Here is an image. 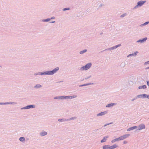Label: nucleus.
Returning <instances> with one entry per match:
<instances>
[{"mask_svg": "<svg viewBox=\"0 0 149 149\" xmlns=\"http://www.w3.org/2000/svg\"><path fill=\"white\" fill-rule=\"evenodd\" d=\"M118 146V145L115 144L111 146H109V149H114L117 148Z\"/></svg>", "mask_w": 149, "mask_h": 149, "instance_id": "15", "label": "nucleus"}, {"mask_svg": "<svg viewBox=\"0 0 149 149\" xmlns=\"http://www.w3.org/2000/svg\"><path fill=\"white\" fill-rule=\"evenodd\" d=\"M148 69H149V67H146L145 68V69L146 70H147Z\"/></svg>", "mask_w": 149, "mask_h": 149, "instance_id": "52", "label": "nucleus"}, {"mask_svg": "<svg viewBox=\"0 0 149 149\" xmlns=\"http://www.w3.org/2000/svg\"><path fill=\"white\" fill-rule=\"evenodd\" d=\"M47 132L44 131H42V132H40V135L41 136H44L47 134Z\"/></svg>", "mask_w": 149, "mask_h": 149, "instance_id": "13", "label": "nucleus"}, {"mask_svg": "<svg viewBox=\"0 0 149 149\" xmlns=\"http://www.w3.org/2000/svg\"><path fill=\"white\" fill-rule=\"evenodd\" d=\"M85 85H86V86H88L89 85H88V83L85 84Z\"/></svg>", "mask_w": 149, "mask_h": 149, "instance_id": "53", "label": "nucleus"}, {"mask_svg": "<svg viewBox=\"0 0 149 149\" xmlns=\"http://www.w3.org/2000/svg\"><path fill=\"white\" fill-rule=\"evenodd\" d=\"M130 56H134V55H133V53H132V54H129V55H128V56H127V57H129Z\"/></svg>", "mask_w": 149, "mask_h": 149, "instance_id": "41", "label": "nucleus"}, {"mask_svg": "<svg viewBox=\"0 0 149 149\" xmlns=\"http://www.w3.org/2000/svg\"><path fill=\"white\" fill-rule=\"evenodd\" d=\"M114 49H115L114 47V46H113L111 48H109L106 49L102 51H101L100 52V53H102V52H104L105 51H108L109 50H113Z\"/></svg>", "mask_w": 149, "mask_h": 149, "instance_id": "12", "label": "nucleus"}, {"mask_svg": "<svg viewBox=\"0 0 149 149\" xmlns=\"http://www.w3.org/2000/svg\"><path fill=\"white\" fill-rule=\"evenodd\" d=\"M121 44H118V45H116L117 48L119 47H120V46H121Z\"/></svg>", "mask_w": 149, "mask_h": 149, "instance_id": "45", "label": "nucleus"}, {"mask_svg": "<svg viewBox=\"0 0 149 149\" xmlns=\"http://www.w3.org/2000/svg\"><path fill=\"white\" fill-rule=\"evenodd\" d=\"M103 149H109V145H105L102 147Z\"/></svg>", "mask_w": 149, "mask_h": 149, "instance_id": "19", "label": "nucleus"}, {"mask_svg": "<svg viewBox=\"0 0 149 149\" xmlns=\"http://www.w3.org/2000/svg\"><path fill=\"white\" fill-rule=\"evenodd\" d=\"M6 104H17L16 102H5Z\"/></svg>", "mask_w": 149, "mask_h": 149, "instance_id": "21", "label": "nucleus"}, {"mask_svg": "<svg viewBox=\"0 0 149 149\" xmlns=\"http://www.w3.org/2000/svg\"><path fill=\"white\" fill-rule=\"evenodd\" d=\"M1 67V66H0V67Z\"/></svg>", "mask_w": 149, "mask_h": 149, "instance_id": "59", "label": "nucleus"}, {"mask_svg": "<svg viewBox=\"0 0 149 149\" xmlns=\"http://www.w3.org/2000/svg\"><path fill=\"white\" fill-rule=\"evenodd\" d=\"M127 143V142L126 141H124L123 142V143L124 144H126Z\"/></svg>", "mask_w": 149, "mask_h": 149, "instance_id": "48", "label": "nucleus"}, {"mask_svg": "<svg viewBox=\"0 0 149 149\" xmlns=\"http://www.w3.org/2000/svg\"><path fill=\"white\" fill-rule=\"evenodd\" d=\"M109 136H105L103 138V139L101 140L100 142L101 143H104L106 141V140L109 137Z\"/></svg>", "mask_w": 149, "mask_h": 149, "instance_id": "11", "label": "nucleus"}, {"mask_svg": "<svg viewBox=\"0 0 149 149\" xmlns=\"http://www.w3.org/2000/svg\"><path fill=\"white\" fill-rule=\"evenodd\" d=\"M138 52L136 51L134 52V53H133L134 56H136L137 55V54L138 53Z\"/></svg>", "mask_w": 149, "mask_h": 149, "instance_id": "33", "label": "nucleus"}, {"mask_svg": "<svg viewBox=\"0 0 149 149\" xmlns=\"http://www.w3.org/2000/svg\"><path fill=\"white\" fill-rule=\"evenodd\" d=\"M137 97H139V98H142L143 99L144 98H148L149 99V95H148L146 94H142L138 95H137Z\"/></svg>", "mask_w": 149, "mask_h": 149, "instance_id": "4", "label": "nucleus"}, {"mask_svg": "<svg viewBox=\"0 0 149 149\" xmlns=\"http://www.w3.org/2000/svg\"><path fill=\"white\" fill-rule=\"evenodd\" d=\"M5 102H0V105H5Z\"/></svg>", "mask_w": 149, "mask_h": 149, "instance_id": "42", "label": "nucleus"}, {"mask_svg": "<svg viewBox=\"0 0 149 149\" xmlns=\"http://www.w3.org/2000/svg\"><path fill=\"white\" fill-rule=\"evenodd\" d=\"M65 95L60 96L61 99V100H63L64 99H65Z\"/></svg>", "mask_w": 149, "mask_h": 149, "instance_id": "31", "label": "nucleus"}, {"mask_svg": "<svg viewBox=\"0 0 149 149\" xmlns=\"http://www.w3.org/2000/svg\"><path fill=\"white\" fill-rule=\"evenodd\" d=\"M103 5V4L101 3L100 4L99 6V7H101Z\"/></svg>", "mask_w": 149, "mask_h": 149, "instance_id": "49", "label": "nucleus"}, {"mask_svg": "<svg viewBox=\"0 0 149 149\" xmlns=\"http://www.w3.org/2000/svg\"><path fill=\"white\" fill-rule=\"evenodd\" d=\"M147 88V86L146 85H143L142 86H140L138 87V88L140 89H145Z\"/></svg>", "mask_w": 149, "mask_h": 149, "instance_id": "16", "label": "nucleus"}, {"mask_svg": "<svg viewBox=\"0 0 149 149\" xmlns=\"http://www.w3.org/2000/svg\"><path fill=\"white\" fill-rule=\"evenodd\" d=\"M62 81H60V82H62Z\"/></svg>", "mask_w": 149, "mask_h": 149, "instance_id": "58", "label": "nucleus"}, {"mask_svg": "<svg viewBox=\"0 0 149 149\" xmlns=\"http://www.w3.org/2000/svg\"><path fill=\"white\" fill-rule=\"evenodd\" d=\"M28 106L29 109L31 108H35L36 107V106L35 105H28Z\"/></svg>", "mask_w": 149, "mask_h": 149, "instance_id": "22", "label": "nucleus"}, {"mask_svg": "<svg viewBox=\"0 0 149 149\" xmlns=\"http://www.w3.org/2000/svg\"><path fill=\"white\" fill-rule=\"evenodd\" d=\"M50 20V19L49 18H48L46 19H43L42 20V22H47L49 21Z\"/></svg>", "mask_w": 149, "mask_h": 149, "instance_id": "20", "label": "nucleus"}, {"mask_svg": "<svg viewBox=\"0 0 149 149\" xmlns=\"http://www.w3.org/2000/svg\"><path fill=\"white\" fill-rule=\"evenodd\" d=\"M116 103H111L108 104L106 106V107H111L115 105H116Z\"/></svg>", "mask_w": 149, "mask_h": 149, "instance_id": "10", "label": "nucleus"}, {"mask_svg": "<svg viewBox=\"0 0 149 149\" xmlns=\"http://www.w3.org/2000/svg\"><path fill=\"white\" fill-rule=\"evenodd\" d=\"M77 96V95H76L69 96V99H72V98H74L76 97Z\"/></svg>", "mask_w": 149, "mask_h": 149, "instance_id": "26", "label": "nucleus"}, {"mask_svg": "<svg viewBox=\"0 0 149 149\" xmlns=\"http://www.w3.org/2000/svg\"><path fill=\"white\" fill-rule=\"evenodd\" d=\"M88 84L89 85H93V83H88Z\"/></svg>", "mask_w": 149, "mask_h": 149, "instance_id": "46", "label": "nucleus"}, {"mask_svg": "<svg viewBox=\"0 0 149 149\" xmlns=\"http://www.w3.org/2000/svg\"><path fill=\"white\" fill-rule=\"evenodd\" d=\"M126 15V13L123 14L120 16V17H124Z\"/></svg>", "mask_w": 149, "mask_h": 149, "instance_id": "34", "label": "nucleus"}, {"mask_svg": "<svg viewBox=\"0 0 149 149\" xmlns=\"http://www.w3.org/2000/svg\"><path fill=\"white\" fill-rule=\"evenodd\" d=\"M137 128V127L136 126H134L128 128L127 130V131H130L135 129H136Z\"/></svg>", "mask_w": 149, "mask_h": 149, "instance_id": "9", "label": "nucleus"}, {"mask_svg": "<svg viewBox=\"0 0 149 149\" xmlns=\"http://www.w3.org/2000/svg\"><path fill=\"white\" fill-rule=\"evenodd\" d=\"M58 121L61 122L67 121V119L64 118L59 119Z\"/></svg>", "mask_w": 149, "mask_h": 149, "instance_id": "18", "label": "nucleus"}, {"mask_svg": "<svg viewBox=\"0 0 149 149\" xmlns=\"http://www.w3.org/2000/svg\"><path fill=\"white\" fill-rule=\"evenodd\" d=\"M102 34H103V33H100V35H102Z\"/></svg>", "mask_w": 149, "mask_h": 149, "instance_id": "57", "label": "nucleus"}, {"mask_svg": "<svg viewBox=\"0 0 149 149\" xmlns=\"http://www.w3.org/2000/svg\"><path fill=\"white\" fill-rule=\"evenodd\" d=\"M147 39V37H145L142 39H140L137 41V42L143 43L146 41Z\"/></svg>", "mask_w": 149, "mask_h": 149, "instance_id": "8", "label": "nucleus"}, {"mask_svg": "<svg viewBox=\"0 0 149 149\" xmlns=\"http://www.w3.org/2000/svg\"><path fill=\"white\" fill-rule=\"evenodd\" d=\"M91 77V75H90V76H89V77H86L85 78V79H88L89 78H90V77Z\"/></svg>", "mask_w": 149, "mask_h": 149, "instance_id": "39", "label": "nucleus"}, {"mask_svg": "<svg viewBox=\"0 0 149 149\" xmlns=\"http://www.w3.org/2000/svg\"><path fill=\"white\" fill-rule=\"evenodd\" d=\"M87 51V50L86 49H84L82 51H80L79 52V54H82L86 52Z\"/></svg>", "mask_w": 149, "mask_h": 149, "instance_id": "25", "label": "nucleus"}, {"mask_svg": "<svg viewBox=\"0 0 149 149\" xmlns=\"http://www.w3.org/2000/svg\"><path fill=\"white\" fill-rule=\"evenodd\" d=\"M29 109L28 106L27 105L26 106H25V107L21 108V110H23V109Z\"/></svg>", "mask_w": 149, "mask_h": 149, "instance_id": "28", "label": "nucleus"}, {"mask_svg": "<svg viewBox=\"0 0 149 149\" xmlns=\"http://www.w3.org/2000/svg\"><path fill=\"white\" fill-rule=\"evenodd\" d=\"M114 48H115V49H116V48H117V47L116 46H116H114Z\"/></svg>", "mask_w": 149, "mask_h": 149, "instance_id": "55", "label": "nucleus"}, {"mask_svg": "<svg viewBox=\"0 0 149 149\" xmlns=\"http://www.w3.org/2000/svg\"><path fill=\"white\" fill-rule=\"evenodd\" d=\"M138 98H139V97H137V95L135 97L134 99H132V100L131 101H134V100L137 99Z\"/></svg>", "mask_w": 149, "mask_h": 149, "instance_id": "32", "label": "nucleus"}, {"mask_svg": "<svg viewBox=\"0 0 149 149\" xmlns=\"http://www.w3.org/2000/svg\"><path fill=\"white\" fill-rule=\"evenodd\" d=\"M65 99H69V96H65Z\"/></svg>", "mask_w": 149, "mask_h": 149, "instance_id": "44", "label": "nucleus"}, {"mask_svg": "<svg viewBox=\"0 0 149 149\" xmlns=\"http://www.w3.org/2000/svg\"><path fill=\"white\" fill-rule=\"evenodd\" d=\"M120 140H121L120 139V137H119L118 138H116L115 139H114L112 140L111 141V142L112 143H113L115 142L116 141H120Z\"/></svg>", "mask_w": 149, "mask_h": 149, "instance_id": "14", "label": "nucleus"}, {"mask_svg": "<svg viewBox=\"0 0 149 149\" xmlns=\"http://www.w3.org/2000/svg\"><path fill=\"white\" fill-rule=\"evenodd\" d=\"M107 113V111H104L103 112H102L99 113H98L97 114V116H103Z\"/></svg>", "mask_w": 149, "mask_h": 149, "instance_id": "7", "label": "nucleus"}, {"mask_svg": "<svg viewBox=\"0 0 149 149\" xmlns=\"http://www.w3.org/2000/svg\"><path fill=\"white\" fill-rule=\"evenodd\" d=\"M92 66V63H89L86 64L85 65L81 67L80 69L81 70H86L89 69Z\"/></svg>", "mask_w": 149, "mask_h": 149, "instance_id": "2", "label": "nucleus"}, {"mask_svg": "<svg viewBox=\"0 0 149 149\" xmlns=\"http://www.w3.org/2000/svg\"><path fill=\"white\" fill-rule=\"evenodd\" d=\"M113 123H109L107 124H105V125H104V127H105V126H107V125H110V124H112Z\"/></svg>", "mask_w": 149, "mask_h": 149, "instance_id": "37", "label": "nucleus"}, {"mask_svg": "<svg viewBox=\"0 0 149 149\" xmlns=\"http://www.w3.org/2000/svg\"><path fill=\"white\" fill-rule=\"evenodd\" d=\"M39 72L35 73L34 75L35 76L40 75Z\"/></svg>", "mask_w": 149, "mask_h": 149, "instance_id": "40", "label": "nucleus"}, {"mask_svg": "<svg viewBox=\"0 0 149 149\" xmlns=\"http://www.w3.org/2000/svg\"><path fill=\"white\" fill-rule=\"evenodd\" d=\"M84 79H82V80H81V81H83L84 80Z\"/></svg>", "mask_w": 149, "mask_h": 149, "instance_id": "56", "label": "nucleus"}, {"mask_svg": "<svg viewBox=\"0 0 149 149\" xmlns=\"http://www.w3.org/2000/svg\"><path fill=\"white\" fill-rule=\"evenodd\" d=\"M59 70V68L57 67L52 70L39 72V74H40L42 75H52L56 73Z\"/></svg>", "mask_w": 149, "mask_h": 149, "instance_id": "1", "label": "nucleus"}, {"mask_svg": "<svg viewBox=\"0 0 149 149\" xmlns=\"http://www.w3.org/2000/svg\"><path fill=\"white\" fill-rule=\"evenodd\" d=\"M55 99H61L60 96H56L54 97Z\"/></svg>", "mask_w": 149, "mask_h": 149, "instance_id": "30", "label": "nucleus"}, {"mask_svg": "<svg viewBox=\"0 0 149 149\" xmlns=\"http://www.w3.org/2000/svg\"><path fill=\"white\" fill-rule=\"evenodd\" d=\"M125 65V63L124 62H122L120 64V66L121 67H124Z\"/></svg>", "mask_w": 149, "mask_h": 149, "instance_id": "29", "label": "nucleus"}, {"mask_svg": "<svg viewBox=\"0 0 149 149\" xmlns=\"http://www.w3.org/2000/svg\"><path fill=\"white\" fill-rule=\"evenodd\" d=\"M149 64V61L145 62L144 63V65H147V64Z\"/></svg>", "mask_w": 149, "mask_h": 149, "instance_id": "38", "label": "nucleus"}, {"mask_svg": "<svg viewBox=\"0 0 149 149\" xmlns=\"http://www.w3.org/2000/svg\"><path fill=\"white\" fill-rule=\"evenodd\" d=\"M42 87V85H40V84H37L36 85L34 86V88H35L37 89L39 88H40Z\"/></svg>", "mask_w": 149, "mask_h": 149, "instance_id": "17", "label": "nucleus"}, {"mask_svg": "<svg viewBox=\"0 0 149 149\" xmlns=\"http://www.w3.org/2000/svg\"><path fill=\"white\" fill-rule=\"evenodd\" d=\"M77 118L76 117H74L70 118L67 119V121H69L71 120L75 119Z\"/></svg>", "mask_w": 149, "mask_h": 149, "instance_id": "24", "label": "nucleus"}, {"mask_svg": "<svg viewBox=\"0 0 149 149\" xmlns=\"http://www.w3.org/2000/svg\"><path fill=\"white\" fill-rule=\"evenodd\" d=\"M140 26H144V23L143 24H141Z\"/></svg>", "mask_w": 149, "mask_h": 149, "instance_id": "51", "label": "nucleus"}, {"mask_svg": "<svg viewBox=\"0 0 149 149\" xmlns=\"http://www.w3.org/2000/svg\"><path fill=\"white\" fill-rule=\"evenodd\" d=\"M86 86L85 84H83L79 85V87H83V86Z\"/></svg>", "mask_w": 149, "mask_h": 149, "instance_id": "36", "label": "nucleus"}, {"mask_svg": "<svg viewBox=\"0 0 149 149\" xmlns=\"http://www.w3.org/2000/svg\"><path fill=\"white\" fill-rule=\"evenodd\" d=\"M55 21H54L50 22V23H55Z\"/></svg>", "mask_w": 149, "mask_h": 149, "instance_id": "50", "label": "nucleus"}, {"mask_svg": "<svg viewBox=\"0 0 149 149\" xmlns=\"http://www.w3.org/2000/svg\"><path fill=\"white\" fill-rule=\"evenodd\" d=\"M19 140L20 141L23 142L25 141V138L24 137H20L19 138Z\"/></svg>", "mask_w": 149, "mask_h": 149, "instance_id": "23", "label": "nucleus"}, {"mask_svg": "<svg viewBox=\"0 0 149 149\" xmlns=\"http://www.w3.org/2000/svg\"><path fill=\"white\" fill-rule=\"evenodd\" d=\"M147 84L148 86H149V81H147Z\"/></svg>", "mask_w": 149, "mask_h": 149, "instance_id": "47", "label": "nucleus"}, {"mask_svg": "<svg viewBox=\"0 0 149 149\" xmlns=\"http://www.w3.org/2000/svg\"><path fill=\"white\" fill-rule=\"evenodd\" d=\"M114 48H115V49H116V48H117V47L116 46H116H114Z\"/></svg>", "mask_w": 149, "mask_h": 149, "instance_id": "54", "label": "nucleus"}, {"mask_svg": "<svg viewBox=\"0 0 149 149\" xmlns=\"http://www.w3.org/2000/svg\"><path fill=\"white\" fill-rule=\"evenodd\" d=\"M145 128V126L144 124H141L139 125L138 128L136 129V131L140 130Z\"/></svg>", "mask_w": 149, "mask_h": 149, "instance_id": "5", "label": "nucleus"}, {"mask_svg": "<svg viewBox=\"0 0 149 149\" xmlns=\"http://www.w3.org/2000/svg\"><path fill=\"white\" fill-rule=\"evenodd\" d=\"M55 18V17H51V18H50V20L51 19H54Z\"/></svg>", "mask_w": 149, "mask_h": 149, "instance_id": "43", "label": "nucleus"}, {"mask_svg": "<svg viewBox=\"0 0 149 149\" xmlns=\"http://www.w3.org/2000/svg\"><path fill=\"white\" fill-rule=\"evenodd\" d=\"M149 23V21H148V22H145L144 23V26H145V25H147Z\"/></svg>", "mask_w": 149, "mask_h": 149, "instance_id": "35", "label": "nucleus"}, {"mask_svg": "<svg viewBox=\"0 0 149 149\" xmlns=\"http://www.w3.org/2000/svg\"><path fill=\"white\" fill-rule=\"evenodd\" d=\"M146 2V1H138L136 5L134 8V9H135L139 7L143 6Z\"/></svg>", "mask_w": 149, "mask_h": 149, "instance_id": "3", "label": "nucleus"}, {"mask_svg": "<svg viewBox=\"0 0 149 149\" xmlns=\"http://www.w3.org/2000/svg\"><path fill=\"white\" fill-rule=\"evenodd\" d=\"M130 134H127L123 135L120 136L121 140H123L127 138L130 136Z\"/></svg>", "mask_w": 149, "mask_h": 149, "instance_id": "6", "label": "nucleus"}, {"mask_svg": "<svg viewBox=\"0 0 149 149\" xmlns=\"http://www.w3.org/2000/svg\"><path fill=\"white\" fill-rule=\"evenodd\" d=\"M70 10V8H63L62 10L63 11H65L67 10Z\"/></svg>", "mask_w": 149, "mask_h": 149, "instance_id": "27", "label": "nucleus"}]
</instances>
